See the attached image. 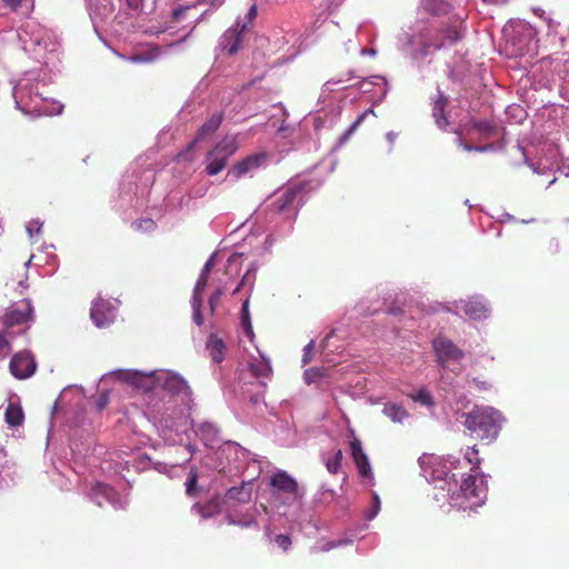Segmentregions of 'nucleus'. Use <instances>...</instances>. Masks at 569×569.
Wrapping results in <instances>:
<instances>
[{"label":"nucleus","mask_w":569,"mask_h":569,"mask_svg":"<svg viewBox=\"0 0 569 569\" xmlns=\"http://www.w3.org/2000/svg\"><path fill=\"white\" fill-rule=\"evenodd\" d=\"M465 428L478 440L493 442L501 430L503 417L490 406H475L469 412L462 413Z\"/></svg>","instance_id":"f257e3e1"},{"label":"nucleus","mask_w":569,"mask_h":569,"mask_svg":"<svg viewBox=\"0 0 569 569\" xmlns=\"http://www.w3.org/2000/svg\"><path fill=\"white\" fill-rule=\"evenodd\" d=\"M238 150V143L233 137H224L208 153L206 172L216 176L221 172L228 159Z\"/></svg>","instance_id":"f03ea898"},{"label":"nucleus","mask_w":569,"mask_h":569,"mask_svg":"<svg viewBox=\"0 0 569 569\" xmlns=\"http://www.w3.org/2000/svg\"><path fill=\"white\" fill-rule=\"evenodd\" d=\"M303 186L292 184L283 189L269 204L268 210L272 213H297V207L302 198Z\"/></svg>","instance_id":"7ed1b4c3"},{"label":"nucleus","mask_w":569,"mask_h":569,"mask_svg":"<svg viewBox=\"0 0 569 569\" xmlns=\"http://www.w3.org/2000/svg\"><path fill=\"white\" fill-rule=\"evenodd\" d=\"M432 348L437 362L446 368L451 361H460L465 353L451 340L446 337L438 336L432 340Z\"/></svg>","instance_id":"20e7f679"},{"label":"nucleus","mask_w":569,"mask_h":569,"mask_svg":"<svg viewBox=\"0 0 569 569\" xmlns=\"http://www.w3.org/2000/svg\"><path fill=\"white\" fill-rule=\"evenodd\" d=\"M460 492L462 497L470 501V508L481 506L487 499L488 489L483 486L482 481L477 485V478L473 475H469L463 478Z\"/></svg>","instance_id":"39448f33"},{"label":"nucleus","mask_w":569,"mask_h":569,"mask_svg":"<svg viewBox=\"0 0 569 569\" xmlns=\"http://www.w3.org/2000/svg\"><path fill=\"white\" fill-rule=\"evenodd\" d=\"M90 317L98 328H106L116 320L117 309L110 301L99 298L92 305Z\"/></svg>","instance_id":"423d86ee"},{"label":"nucleus","mask_w":569,"mask_h":569,"mask_svg":"<svg viewBox=\"0 0 569 569\" xmlns=\"http://www.w3.org/2000/svg\"><path fill=\"white\" fill-rule=\"evenodd\" d=\"M10 372L18 379H27L31 377L36 369L37 363L34 358L29 352H18L10 361Z\"/></svg>","instance_id":"0eeeda50"},{"label":"nucleus","mask_w":569,"mask_h":569,"mask_svg":"<svg viewBox=\"0 0 569 569\" xmlns=\"http://www.w3.org/2000/svg\"><path fill=\"white\" fill-rule=\"evenodd\" d=\"M222 119H223V114H222V112H217V113L212 114V116H211V117H210V118H209V119H208V120H207V121H206V122L200 127V129H199V130H198V132H197L196 138H194V139H193V140H192V141H191L187 147H186V150H184V151H182V152H180V153L178 154V157H179V158H184V159H187V154H188L189 152H191V151L194 149L196 144H197L199 141H201V140H203V139H206V138H208V137L212 136V134H213V133L219 129V127L221 126Z\"/></svg>","instance_id":"6e6552de"},{"label":"nucleus","mask_w":569,"mask_h":569,"mask_svg":"<svg viewBox=\"0 0 569 569\" xmlns=\"http://www.w3.org/2000/svg\"><path fill=\"white\" fill-rule=\"evenodd\" d=\"M246 26H240L239 23L236 27L229 28L221 36L220 40V49L228 56L236 54L242 47L243 42V30Z\"/></svg>","instance_id":"1a4fd4ad"},{"label":"nucleus","mask_w":569,"mask_h":569,"mask_svg":"<svg viewBox=\"0 0 569 569\" xmlns=\"http://www.w3.org/2000/svg\"><path fill=\"white\" fill-rule=\"evenodd\" d=\"M33 320V307L29 299H23L17 308L11 309L4 316V325L8 328L28 323Z\"/></svg>","instance_id":"9d476101"},{"label":"nucleus","mask_w":569,"mask_h":569,"mask_svg":"<svg viewBox=\"0 0 569 569\" xmlns=\"http://www.w3.org/2000/svg\"><path fill=\"white\" fill-rule=\"evenodd\" d=\"M461 39V32L457 26V21L455 24L447 29L441 30V39H437L436 41L428 42L425 41L419 50L420 57H426L429 53V50L433 48L435 50H440L446 43L453 44Z\"/></svg>","instance_id":"9b49d317"},{"label":"nucleus","mask_w":569,"mask_h":569,"mask_svg":"<svg viewBox=\"0 0 569 569\" xmlns=\"http://www.w3.org/2000/svg\"><path fill=\"white\" fill-rule=\"evenodd\" d=\"M350 451L351 457L355 461V465L358 468L359 475L362 478H368L371 476V466L367 455L365 453L361 441L358 438H353L350 441Z\"/></svg>","instance_id":"f8f14e48"},{"label":"nucleus","mask_w":569,"mask_h":569,"mask_svg":"<svg viewBox=\"0 0 569 569\" xmlns=\"http://www.w3.org/2000/svg\"><path fill=\"white\" fill-rule=\"evenodd\" d=\"M270 485L271 487L283 493L293 496H297L298 493L299 487L297 480L292 478L288 472L282 470L273 473V476L270 479Z\"/></svg>","instance_id":"ddd939ff"},{"label":"nucleus","mask_w":569,"mask_h":569,"mask_svg":"<svg viewBox=\"0 0 569 569\" xmlns=\"http://www.w3.org/2000/svg\"><path fill=\"white\" fill-rule=\"evenodd\" d=\"M266 160V153H256L248 156L247 158L238 161L232 167L230 173L236 178H240L243 174L258 169L262 162Z\"/></svg>","instance_id":"4468645a"},{"label":"nucleus","mask_w":569,"mask_h":569,"mask_svg":"<svg viewBox=\"0 0 569 569\" xmlns=\"http://www.w3.org/2000/svg\"><path fill=\"white\" fill-rule=\"evenodd\" d=\"M461 309L466 316L473 320H479L488 317L487 306L478 299H469L461 302Z\"/></svg>","instance_id":"2eb2a0df"},{"label":"nucleus","mask_w":569,"mask_h":569,"mask_svg":"<svg viewBox=\"0 0 569 569\" xmlns=\"http://www.w3.org/2000/svg\"><path fill=\"white\" fill-rule=\"evenodd\" d=\"M192 510H194L203 519L214 517L221 511V499L219 496H214L204 503L197 502L192 506Z\"/></svg>","instance_id":"dca6fc26"},{"label":"nucleus","mask_w":569,"mask_h":569,"mask_svg":"<svg viewBox=\"0 0 569 569\" xmlns=\"http://www.w3.org/2000/svg\"><path fill=\"white\" fill-rule=\"evenodd\" d=\"M163 388L171 395H187L191 393V389L187 381L179 375H169L164 382Z\"/></svg>","instance_id":"f3484780"},{"label":"nucleus","mask_w":569,"mask_h":569,"mask_svg":"<svg viewBox=\"0 0 569 569\" xmlns=\"http://www.w3.org/2000/svg\"><path fill=\"white\" fill-rule=\"evenodd\" d=\"M207 349L209 350L210 356L214 362L219 363L224 359L227 348L223 340L217 335L211 333L208 337Z\"/></svg>","instance_id":"a211bd4d"},{"label":"nucleus","mask_w":569,"mask_h":569,"mask_svg":"<svg viewBox=\"0 0 569 569\" xmlns=\"http://www.w3.org/2000/svg\"><path fill=\"white\" fill-rule=\"evenodd\" d=\"M249 369L256 378H267L272 373L270 361L263 356L253 358L249 363Z\"/></svg>","instance_id":"6ab92c4d"},{"label":"nucleus","mask_w":569,"mask_h":569,"mask_svg":"<svg viewBox=\"0 0 569 569\" xmlns=\"http://www.w3.org/2000/svg\"><path fill=\"white\" fill-rule=\"evenodd\" d=\"M447 103H448L447 96L439 91L438 97L433 102L432 114L436 119L437 124L440 128H446L448 124V120L445 116V108H446Z\"/></svg>","instance_id":"aec40b11"},{"label":"nucleus","mask_w":569,"mask_h":569,"mask_svg":"<svg viewBox=\"0 0 569 569\" xmlns=\"http://www.w3.org/2000/svg\"><path fill=\"white\" fill-rule=\"evenodd\" d=\"M4 420L10 427H19L24 421V413L22 408L13 402H9L6 413Z\"/></svg>","instance_id":"412c9836"},{"label":"nucleus","mask_w":569,"mask_h":569,"mask_svg":"<svg viewBox=\"0 0 569 569\" xmlns=\"http://www.w3.org/2000/svg\"><path fill=\"white\" fill-rule=\"evenodd\" d=\"M251 498V490L247 489L244 486L232 487L226 493V499L228 501H236L239 503L248 502Z\"/></svg>","instance_id":"4be33fe9"},{"label":"nucleus","mask_w":569,"mask_h":569,"mask_svg":"<svg viewBox=\"0 0 569 569\" xmlns=\"http://www.w3.org/2000/svg\"><path fill=\"white\" fill-rule=\"evenodd\" d=\"M425 8L433 16H446L451 10V6L442 0H427Z\"/></svg>","instance_id":"5701e85b"},{"label":"nucleus","mask_w":569,"mask_h":569,"mask_svg":"<svg viewBox=\"0 0 569 569\" xmlns=\"http://www.w3.org/2000/svg\"><path fill=\"white\" fill-rule=\"evenodd\" d=\"M342 458L343 455L341 449H337L330 456L326 457V468L331 475H337L339 472L341 468Z\"/></svg>","instance_id":"b1692460"},{"label":"nucleus","mask_w":569,"mask_h":569,"mask_svg":"<svg viewBox=\"0 0 569 569\" xmlns=\"http://www.w3.org/2000/svg\"><path fill=\"white\" fill-rule=\"evenodd\" d=\"M383 413L395 422H401L408 416L406 409L396 403L386 405Z\"/></svg>","instance_id":"393cba45"},{"label":"nucleus","mask_w":569,"mask_h":569,"mask_svg":"<svg viewBox=\"0 0 569 569\" xmlns=\"http://www.w3.org/2000/svg\"><path fill=\"white\" fill-rule=\"evenodd\" d=\"M240 321L243 333L251 339L253 337V329L250 320L248 299L242 303Z\"/></svg>","instance_id":"a878e982"},{"label":"nucleus","mask_w":569,"mask_h":569,"mask_svg":"<svg viewBox=\"0 0 569 569\" xmlns=\"http://www.w3.org/2000/svg\"><path fill=\"white\" fill-rule=\"evenodd\" d=\"M369 114H375L373 109H367L361 114L358 116V118L355 120V122L349 127V129L341 136L340 143L346 142L350 136L357 130V128L366 120V118Z\"/></svg>","instance_id":"bb28decb"},{"label":"nucleus","mask_w":569,"mask_h":569,"mask_svg":"<svg viewBox=\"0 0 569 569\" xmlns=\"http://www.w3.org/2000/svg\"><path fill=\"white\" fill-rule=\"evenodd\" d=\"M465 459L470 465H472L471 471H476L479 468V466L481 463V459L479 457V450L477 449L476 446L468 447V449L466 450V453H465Z\"/></svg>","instance_id":"cd10ccee"},{"label":"nucleus","mask_w":569,"mask_h":569,"mask_svg":"<svg viewBox=\"0 0 569 569\" xmlns=\"http://www.w3.org/2000/svg\"><path fill=\"white\" fill-rule=\"evenodd\" d=\"M199 433L203 440L213 441L218 433V430L213 425H211L209 422H204V423L200 425Z\"/></svg>","instance_id":"c85d7f7f"},{"label":"nucleus","mask_w":569,"mask_h":569,"mask_svg":"<svg viewBox=\"0 0 569 569\" xmlns=\"http://www.w3.org/2000/svg\"><path fill=\"white\" fill-rule=\"evenodd\" d=\"M191 307H192V319L197 326L203 325V317L201 313V307H202V299L196 298L191 299Z\"/></svg>","instance_id":"c756f323"},{"label":"nucleus","mask_w":569,"mask_h":569,"mask_svg":"<svg viewBox=\"0 0 569 569\" xmlns=\"http://www.w3.org/2000/svg\"><path fill=\"white\" fill-rule=\"evenodd\" d=\"M119 378L132 386L139 387L144 377L138 372L120 371Z\"/></svg>","instance_id":"7c9ffc66"},{"label":"nucleus","mask_w":569,"mask_h":569,"mask_svg":"<svg viewBox=\"0 0 569 569\" xmlns=\"http://www.w3.org/2000/svg\"><path fill=\"white\" fill-rule=\"evenodd\" d=\"M472 127L481 133L491 136L495 131L492 123L488 120H471Z\"/></svg>","instance_id":"2f4dec72"},{"label":"nucleus","mask_w":569,"mask_h":569,"mask_svg":"<svg viewBox=\"0 0 569 569\" xmlns=\"http://www.w3.org/2000/svg\"><path fill=\"white\" fill-rule=\"evenodd\" d=\"M198 473L196 470L189 472L188 480L186 482V493L189 497H193L197 492Z\"/></svg>","instance_id":"473e14b6"},{"label":"nucleus","mask_w":569,"mask_h":569,"mask_svg":"<svg viewBox=\"0 0 569 569\" xmlns=\"http://www.w3.org/2000/svg\"><path fill=\"white\" fill-rule=\"evenodd\" d=\"M207 281H208V276L204 273H201L196 283V287L193 289L192 299H196V298L202 299V292L207 287Z\"/></svg>","instance_id":"72a5a7b5"},{"label":"nucleus","mask_w":569,"mask_h":569,"mask_svg":"<svg viewBox=\"0 0 569 569\" xmlns=\"http://www.w3.org/2000/svg\"><path fill=\"white\" fill-rule=\"evenodd\" d=\"M381 502L379 496L373 492L372 495V503L370 511L367 513V519L372 520L380 511Z\"/></svg>","instance_id":"f704fd0d"},{"label":"nucleus","mask_w":569,"mask_h":569,"mask_svg":"<svg viewBox=\"0 0 569 569\" xmlns=\"http://www.w3.org/2000/svg\"><path fill=\"white\" fill-rule=\"evenodd\" d=\"M158 52H159V50L154 49L153 52L136 54L130 58V61H132V62H151L158 56Z\"/></svg>","instance_id":"c9c22d12"},{"label":"nucleus","mask_w":569,"mask_h":569,"mask_svg":"<svg viewBox=\"0 0 569 569\" xmlns=\"http://www.w3.org/2000/svg\"><path fill=\"white\" fill-rule=\"evenodd\" d=\"M412 399L421 405L431 406L433 403L431 395L427 390H420Z\"/></svg>","instance_id":"e433bc0d"},{"label":"nucleus","mask_w":569,"mask_h":569,"mask_svg":"<svg viewBox=\"0 0 569 569\" xmlns=\"http://www.w3.org/2000/svg\"><path fill=\"white\" fill-rule=\"evenodd\" d=\"M223 295V290L221 288H218L209 298V308L210 313L213 315L216 307L218 306L221 296Z\"/></svg>","instance_id":"4c0bfd02"},{"label":"nucleus","mask_w":569,"mask_h":569,"mask_svg":"<svg viewBox=\"0 0 569 569\" xmlns=\"http://www.w3.org/2000/svg\"><path fill=\"white\" fill-rule=\"evenodd\" d=\"M274 542L280 547L282 550L287 551L291 546V538L288 535H277L274 537Z\"/></svg>","instance_id":"58836bf2"},{"label":"nucleus","mask_w":569,"mask_h":569,"mask_svg":"<svg viewBox=\"0 0 569 569\" xmlns=\"http://www.w3.org/2000/svg\"><path fill=\"white\" fill-rule=\"evenodd\" d=\"M109 403V393L108 392H101L96 401V407L99 411H102L107 408Z\"/></svg>","instance_id":"ea45409f"},{"label":"nucleus","mask_w":569,"mask_h":569,"mask_svg":"<svg viewBox=\"0 0 569 569\" xmlns=\"http://www.w3.org/2000/svg\"><path fill=\"white\" fill-rule=\"evenodd\" d=\"M228 521L231 525H239V526L247 527V528H249V527H257L258 526L257 520L253 517H251V518H249L248 520H244V521H236L231 517H228Z\"/></svg>","instance_id":"a19ab883"},{"label":"nucleus","mask_w":569,"mask_h":569,"mask_svg":"<svg viewBox=\"0 0 569 569\" xmlns=\"http://www.w3.org/2000/svg\"><path fill=\"white\" fill-rule=\"evenodd\" d=\"M2 2L12 11H17L21 7L23 0H2Z\"/></svg>","instance_id":"79ce46f5"},{"label":"nucleus","mask_w":569,"mask_h":569,"mask_svg":"<svg viewBox=\"0 0 569 569\" xmlns=\"http://www.w3.org/2000/svg\"><path fill=\"white\" fill-rule=\"evenodd\" d=\"M94 490L101 492L104 496H109V493L111 492V488L108 485L101 482L96 483Z\"/></svg>","instance_id":"37998d69"},{"label":"nucleus","mask_w":569,"mask_h":569,"mask_svg":"<svg viewBox=\"0 0 569 569\" xmlns=\"http://www.w3.org/2000/svg\"><path fill=\"white\" fill-rule=\"evenodd\" d=\"M188 9H189V7H180V8L174 9L172 12L173 18L176 20L182 19Z\"/></svg>","instance_id":"c03bdc74"},{"label":"nucleus","mask_w":569,"mask_h":569,"mask_svg":"<svg viewBox=\"0 0 569 569\" xmlns=\"http://www.w3.org/2000/svg\"><path fill=\"white\" fill-rule=\"evenodd\" d=\"M313 349V341H310L306 347H305V355H303V358H302V361L303 363H308L310 361V352L311 350Z\"/></svg>","instance_id":"a18cd8bd"},{"label":"nucleus","mask_w":569,"mask_h":569,"mask_svg":"<svg viewBox=\"0 0 569 569\" xmlns=\"http://www.w3.org/2000/svg\"><path fill=\"white\" fill-rule=\"evenodd\" d=\"M128 7L132 10H139L142 7L143 0H126Z\"/></svg>","instance_id":"49530a36"},{"label":"nucleus","mask_w":569,"mask_h":569,"mask_svg":"<svg viewBox=\"0 0 569 569\" xmlns=\"http://www.w3.org/2000/svg\"><path fill=\"white\" fill-rule=\"evenodd\" d=\"M9 341L4 333H0V351L9 348Z\"/></svg>","instance_id":"de8ad7c7"},{"label":"nucleus","mask_w":569,"mask_h":569,"mask_svg":"<svg viewBox=\"0 0 569 569\" xmlns=\"http://www.w3.org/2000/svg\"><path fill=\"white\" fill-rule=\"evenodd\" d=\"M463 148L465 150L467 151H471V150H476V151H486L488 149L487 146H483V147H472L471 144L469 143H465L463 144Z\"/></svg>","instance_id":"09e8293b"},{"label":"nucleus","mask_w":569,"mask_h":569,"mask_svg":"<svg viewBox=\"0 0 569 569\" xmlns=\"http://www.w3.org/2000/svg\"><path fill=\"white\" fill-rule=\"evenodd\" d=\"M202 1H203V3L210 4L213 7H219L224 2V0H202Z\"/></svg>","instance_id":"8fccbe9b"},{"label":"nucleus","mask_w":569,"mask_h":569,"mask_svg":"<svg viewBox=\"0 0 569 569\" xmlns=\"http://www.w3.org/2000/svg\"><path fill=\"white\" fill-rule=\"evenodd\" d=\"M257 16V7L256 6H252L249 11H248V18L249 20H252L254 19Z\"/></svg>","instance_id":"3c124183"},{"label":"nucleus","mask_w":569,"mask_h":569,"mask_svg":"<svg viewBox=\"0 0 569 569\" xmlns=\"http://www.w3.org/2000/svg\"><path fill=\"white\" fill-rule=\"evenodd\" d=\"M211 268H212V258L206 262L204 268L201 273H204L208 276V272L210 271Z\"/></svg>","instance_id":"603ef678"},{"label":"nucleus","mask_w":569,"mask_h":569,"mask_svg":"<svg viewBox=\"0 0 569 569\" xmlns=\"http://www.w3.org/2000/svg\"><path fill=\"white\" fill-rule=\"evenodd\" d=\"M242 282L233 290V295H237L240 291Z\"/></svg>","instance_id":"864d4df0"},{"label":"nucleus","mask_w":569,"mask_h":569,"mask_svg":"<svg viewBox=\"0 0 569 569\" xmlns=\"http://www.w3.org/2000/svg\"><path fill=\"white\" fill-rule=\"evenodd\" d=\"M287 130V128L284 127V124H281V127L279 128V132H284Z\"/></svg>","instance_id":"5fc2aeb1"},{"label":"nucleus","mask_w":569,"mask_h":569,"mask_svg":"<svg viewBox=\"0 0 569 569\" xmlns=\"http://www.w3.org/2000/svg\"><path fill=\"white\" fill-rule=\"evenodd\" d=\"M387 137H388V139H389L390 141H393V134H392V133H388V136H387Z\"/></svg>","instance_id":"6e6d98bb"},{"label":"nucleus","mask_w":569,"mask_h":569,"mask_svg":"<svg viewBox=\"0 0 569 569\" xmlns=\"http://www.w3.org/2000/svg\"><path fill=\"white\" fill-rule=\"evenodd\" d=\"M259 386H260L261 388H266V383L260 382V383H259Z\"/></svg>","instance_id":"4d7b16f0"},{"label":"nucleus","mask_w":569,"mask_h":569,"mask_svg":"<svg viewBox=\"0 0 569 569\" xmlns=\"http://www.w3.org/2000/svg\"><path fill=\"white\" fill-rule=\"evenodd\" d=\"M251 401L257 402V401H258V398H257V397H256V398H252V399H251Z\"/></svg>","instance_id":"13d9d810"}]
</instances>
